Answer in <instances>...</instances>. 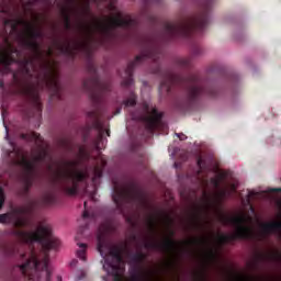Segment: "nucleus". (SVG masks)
I'll use <instances>...</instances> for the list:
<instances>
[{
	"label": "nucleus",
	"mask_w": 281,
	"mask_h": 281,
	"mask_svg": "<svg viewBox=\"0 0 281 281\" xmlns=\"http://www.w3.org/2000/svg\"><path fill=\"white\" fill-rule=\"evenodd\" d=\"M176 135H177V137H179V139H180L181 142L188 139V136H186V134L180 133V134H176Z\"/></svg>",
	"instance_id": "nucleus-23"
},
{
	"label": "nucleus",
	"mask_w": 281,
	"mask_h": 281,
	"mask_svg": "<svg viewBox=\"0 0 281 281\" xmlns=\"http://www.w3.org/2000/svg\"><path fill=\"white\" fill-rule=\"evenodd\" d=\"M175 168L177 169V170H179V168H181V162H175Z\"/></svg>",
	"instance_id": "nucleus-26"
},
{
	"label": "nucleus",
	"mask_w": 281,
	"mask_h": 281,
	"mask_svg": "<svg viewBox=\"0 0 281 281\" xmlns=\"http://www.w3.org/2000/svg\"><path fill=\"white\" fill-rule=\"evenodd\" d=\"M157 74H161V67L158 66V69L156 70Z\"/></svg>",
	"instance_id": "nucleus-29"
},
{
	"label": "nucleus",
	"mask_w": 281,
	"mask_h": 281,
	"mask_svg": "<svg viewBox=\"0 0 281 281\" xmlns=\"http://www.w3.org/2000/svg\"><path fill=\"white\" fill-rule=\"evenodd\" d=\"M216 0H199L200 11L194 15L184 18L176 23H166L161 34L164 43L179 41L180 38H192L194 32H203L210 23V12Z\"/></svg>",
	"instance_id": "nucleus-9"
},
{
	"label": "nucleus",
	"mask_w": 281,
	"mask_h": 281,
	"mask_svg": "<svg viewBox=\"0 0 281 281\" xmlns=\"http://www.w3.org/2000/svg\"><path fill=\"white\" fill-rule=\"evenodd\" d=\"M83 207L85 212L81 217L83 224H81L79 232L76 236L77 241L79 240V238H87V229H89L91 225H95V221H98V215L95 214V211L89 207V201H85ZM77 246V258H79V260L82 262H87V244L78 241Z\"/></svg>",
	"instance_id": "nucleus-11"
},
{
	"label": "nucleus",
	"mask_w": 281,
	"mask_h": 281,
	"mask_svg": "<svg viewBox=\"0 0 281 281\" xmlns=\"http://www.w3.org/2000/svg\"><path fill=\"white\" fill-rule=\"evenodd\" d=\"M47 203H54V196L53 195H48Z\"/></svg>",
	"instance_id": "nucleus-25"
},
{
	"label": "nucleus",
	"mask_w": 281,
	"mask_h": 281,
	"mask_svg": "<svg viewBox=\"0 0 281 281\" xmlns=\"http://www.w3.org/2000/svg\"><path fill=\"white\" fill-rule=\"evenodd\" d=\"M184 91L179 94L173 101V108L179 113H188L192 111L201 98H210L216 100L225 95V91L231 87L233 97L240 93V75L238 72H228L225 83H214L211 81L203 82L196 75H190L184 80Z\"/></svg>",
	"instance_id": "nucleus-6"
},
{
	"label": "nucleus",
	"mask_w": 281,
	"mask_h": 281,
	"mask_svg": "<svg viewBox=\"0 0 281 281\" xmlns=\"http://www.w3.org/2000/svg\"><path fill=\"white\" fill-rule=\"evenodd\" d=\"M104 146H106L104 130L99 127V134L94 142L98 156L92 157L94 165L86 171H80L76 160H66L53 171L50 178L53 186H58L69 196H76L78 194V183H87L88 179H90L92 186L85 189V194L90 201L95 203L98 186H100V179H102V169L106 166V159L100 154Z\"/></svg>",
	"instance_id": "nucleus-5"
},
{
	"label": "nucleus",
	"mask_w": 281,
	"mask_h": 281,
	"mask_svg": "<svg viewBox=\"0 0 281 281\" xmlns=\"http://www.w3.org/2000/svg\"><path fill=\"white\" fill-rule=\"evenodd\" d=\"M180 67H190V59L188 58H182L179 60Z\"/></svg>",
	"instance_id": "nucleus-21"
},
{
	"label": "nucleus",
	"mask_w": 281,
	"mask_h": 281,
	"mask_svg": "<svg viewBox=\"0 0 281 281\" xmlns=\"http://www.w3.org/2000/svg\"><path fill=\"white\" fill-rule=\"evenodd\" d=\"M101 1L102 3H106L108 9L111 12H116V14L110 18V23L112 27H122L123 30H131V26L135 23L131 18L122 16V13L117 12L115 9V1L117 0H94ZM148 3L159 4L161 0H147Z\"/></svg>",
	"instance_id": "nucleus-13"
},
{
	"label": "nucleus",
	"mask_w": 281,
	"mask_h": 281,
	"mask_svg": "<svg viewBox=\"0 0 281 281\" xmlns=\"http://www.w3.org/2000/svg\"><path fill=\"white\" fill-rule=\"evenodd\" d=\"M27 35L22 33L19 37V45L24 52H32L27 55L23 50L14 47L8 38L3 37L4 46L0 49V74L1 76L11 77L12 86L18 93L26 98H33L35 101V119L41 120V102L32 79L36 76V60L41 58V45L36 38H43V31L31 23L24 24ZM11 27V32L16 30V24L8 18V12L0 11V34L5 27Z\"/></svg>",
	"instance_id": "nucleus-2"
},
{
	"label": "nucleus",
	"mask_w": 281,
	"mask_h": 281,
	"mask_svg": "<svg viewBox=\"0 0 281 281\" xmlns=\"http://www.w3.org/2000/svg\"><path fill=\"white\" fill-rule=\"evenodd\" d=\"M57 281H63V278L58 277Z\"/></svg>",
	"instance_id": "nucleus-33"
},
{
	"label": "nucleus",
	"mask_w": 281,
	"mask_h": 281,
	"mask_svg": "<svg viewBox=\"0 0 281 281\" xmlns=\"http://www.w3.org/2000/svg\"><path fill=\"white\" fill-rule=\"evenodd\" d=\"M267 144L270 146H279L281 148V132L274 131L268 138L266 139Z\"/></svg>",
	"instance_id": "nucleus-15"
},
{
	"label": "nucleus",
	"mask_w": 281,
	"mask_h": 281,
	"mask_svg": "<svg viewBox=\"0 0 281 281\" xmlns=\"http://www.w3.org/2000/svg\"><path fill=\"white\" fill-rule=\"evenodd\" d=\"M233 36L235 41H243V36H245V30L244 29H237L234 33Z\"/></svg>",
	"instance_id": "nucleus-18"
},
{
	"label": "nucleus",
	"mask_w": 281,
	"mask_h": 281,
	"mask_svg": "<svg viewBox=\"0 0 281 281\" xmlns=\"http://www.w3.org/2000/svg\"><path fill=\"white\" fill-rule=\"evenodd\" d=\"M106 135H110V132H109V131H106Z\"/></svg>",
	"instance_id": "nucleus-35"
},
{
	"label": "nucleus",
	"mask_w": 281,
	"mask_h": 281,
	"mask_svg": "<svg viewBox=\"0 0 281 281\" xmlns=\"http://www.w3.org/2000/svg\"><path fill=\"white\" fill-rule=\"evenodd\" d=\"M86 30H88V32H90V31H91V27H89V26H86Z\"/></svg>",
	"instance_id": "nucleus-32"
},
{
	"label": "nucleus",
	"mask_w": 281,
	"mask_h": 281,
	"mask_svg": "<svg viewBox=\"0 0 281 281\" xmlns=\"http://www.w3.org/2000/svg\"><path fill=\"white\" fill-rule=\"evenodd\" d=\"M3 203H5V194L3 193V187L0 186V210L3 207Z\"/></svg>",
	"instance_id": "nucleus-20"
},
{
	"label": "nucleus",
	"mask_w": 281,
	"mask_h": 281,
	"mask_svg": "<svg viewBox=\"0 0 281 281\" xmlns=\"http://www.w3.org/2000/svg\"><path fill=\"white\" fill-rule=\"evenodd\" d=\"M95 29H97V30H100V24H95Z\"/></svg>",
	"instance_id": "nucleus-31"
},
{
	"label": "nucleus",
	"mask_w": 281,
	"mask_h": 281,
	"mask_svg": "<svg viewBox=\"0 0 281 281\" xmlns=\"http://www.w3.org/2000/svg\"><path fill=\"white\" fill-rule=\"evenodd\" d=\"M179 150V148H177V147H175L173 148V151H172V154H171V157H175V155H177V151Z\"/></svg>",
	"instance_id": "nucleus-27"
},
{
	"label": "nucleus",
	"mask_w": 281,
	"mask_h": 281,
	"mask_svg": "<svg viewBox=\"0 0 281 281\" xmlns=\"http://www.w3.org/2000/svg\"><path fill=\"white\" fill-rule=\"evenodd\" d=\"M81 155H83L87 159H89L91 156H89V154H85V151H82V149H80Z\"/></svg>",
	"instance_id": "nucleus-28"
},
{
	"label": "nucleus",
	"mask_w": 281,
	"mask_h": 281,
	"mask_svg": "<svg viewBox=\"0 0 281 281\" xmlns=\"http://www.w3.org/2000/svg\"><path fill=\"white\" fill-rule=\"evenodd\" d=\"M198 170L194 172V181L202 189V205L200 210L207 212L212 207L221 205V201L227 196V191H216L221 188V178L225 177L212 160L199 156L196 158Z\"/></svg>",
	"instance_id": "nucleus-8"
},
{
	"label": "nucleus",
	"mask_w": 281,
	"mask_h": 281,
	"mask_svg": "<svg viewBox=\"0 0 281 281\" xmlns=\"http://www.w3.org/2000/svg\"><path fill=\"white\" fill-rule=\"evenodd\" d=\"M271 201L276 212L277 220L260 224V232L256 233L247 223H251V216L245 215L240 212L239 215L229 216L225 214L218 215L223 225L233 228V233L225 237V240H250L254 238L259 243L267 240L269 236H278L281 238V188H269L266 191H247L246 198L240 196L243 207H249L254 212L251 201Z\"/></svg>",
	"instance_id": "nucleus-4"
},
{
	"label": "nucleus",
	"mask_w": 281,
	"mask_h": 281,
	"mask_svg": "<svg viewBox=\"0 0 281 281\" xmlns=\"http://www.w3.org/2000/svg\"><path fill=\"white\" fill-rule=\"evenodd\" d=\"M224 21L227 22V18H224Z\"/></svg>",
	"instance_id": "nucleus-34"
},
{
	"label": "nucleus",
	"mask_w": 281,
	"mask_h": 281,
	"mask_svg": "<svg viewBox=\"0 0 281 281\" xmlns=\"http://www.w3.org/2000/svg\"><path fill=\"white\" fill-rule=\"evenodd\" d=\"M137 104V94L133 90H130L128 95L122 101H117L116 111L114 115L122 113V106L130 109V119L126 123V128L131 133V126H139L143 124V130L138 131L140 139H150L155 135V131H168V124L164 122V114L155 108L153 102L143 101L140 109L133 110Z\"/></svg>",
	"instance_id": "nucleus-7"
},
{
	"label": "nucleus",
	"mask_w": 281,
	"mask_h": 281,
	"mask_svg": "<svg viewBox=\"0 0 281 281\" xmlns=\"http://www.w3.org/2000/svg\"><path fill=\"white\" fill-rule=\"evenodd\" d=\"M45 82H46V85H53V87H55V89H58V82L56 81V79L49 77V75L45 76Z\"/></svg>",
	"instance_id": "nucleus-19"
},
{
	"label": "nucleus",
	"mask_w": 281,
	"mask_h": 281,
	"mask_svg": "<svg viewBox=\"0 0 281 281\" xmlns=\"http://www.w3.org/2000/svg\"><path fill=\"white\" fill-rule=\"evenodd\" d=\"M191 52L193 56H201L203 54V48L194 42H191Z\"/></svg>",
	"instance_id": "nucleus-17"
},
{
	"label": "nucleus",
	"mask_w": 281,
	"mask_h": 281,
	"mask_svg": "<svg viewBox=\"0 0 281 281\" xmlns=\"http://www.w3.org/2000/svg\"><path fill=\"white\" fill-rule=\"evenodd\" d=\"M1 117L5 128L4 139L7 146L2 147V158L7 169L1 168L0 175L9 172L12 166L21 168L24 176V194L26 201L22 205L12 209L8 213L0 214V223L3 225H12L13 227H27L32 225V214L36 207V202L30 198V188L34 186V180L38 177V165L45 164L49 159V153L43 147V137L36 132H15L10 138V128L5 124L8 111L2 110Z\"/></svg>",
	"instance_id": "nucleus-1"
},
{
	"label": "nucleus",
	"mask_w": 281,
	"mask_h": 281,
	"mask_svg": "<svg viewBox=\"0 0 281 281\" xmlns=\"http://www.w3.org/2000/svg\"><path fill=\"white\" fill-rule=\"evenodd\" d=\"M15 238L22 243L21 246L14 248V256L20 260L18 266L7 281H52V266H49V257L47 255L41 260L34 251V244L40 245L44 251L56 249L58 239L52 235V227L45 222L33 224L32 231H15Z\"/></svg>",
	"instance_id": "nucleus-3"
},
{
	"label": "nucleus",
	"mask_w": 281,
	"mask_h": 281,
	"mask_svg": "<svg viewBox=\"0 0 281 281\" xmlns=\"http://www.w3.org/2000/svg\"><path fill=\"white\" fill-rule=\"evenodd\" d=\"M161 50L154 45L148 44V46L142 52L140 55L136 56L134 61H131L125 69V78L122 82L123 87H133V71L139 63L144 60H153L156 65H159V58H161Z\"/></svg>",
	"instance_id": "nucleus-12"
},
{
	"label": "nucleus",
	"mask_w": 281,
	"mask_h": 281,
	"mask_svg": "<svg viewBox=\"0 0 281 281\" xmlns=\"http://www.w3.org/2000/svg\"><path fill=\"white\" fill-rule=\"evenodd\" d=\"M0 91H5V83L3 80H0Z\"/></svg>",
	"instance_id": "nucleus-24"
},
{
	"label": "nucleus",
	"mask_w": 281,
	"mask_h": 281,
	"mask_svg": "<svg viewBox=\"0 0 281 281\" xmlns=\"http://www.w3.org/2000/svg\"><path fill=\"white\" fill-rule=\"evenodd\" d=\"M181 81V78L172 71H167L164 74L162 80L159 87V93L162 98L170 95L172 87Z\"/></svg>",
	"instance_id": "nucleus-14"
},
{
	"label": "nucleus",
	"mask_w": 281,
	"mask_h": 281,
	"mask_svg": "<svg viewBox=\"0 0 281 281\" xmlns=\"http://www.w3.org/2000/svg\"><path fill=\"white\" fill-rule=\"evenodd\" d=\"M86 279H87V268H83V269L77 268L75 270V280L85 281Z\"/></svg>",
	"instance_id": "nucleus-16"
},
{
	"label": "nucleus",
	"mask_w": 281,
	"mask_h": 281,
	"mask_svg": "<svg viewBox=\"0 0 281 281\" xmlns=\"http://www.w3.org/2000/svg\"><path fill=\"white\" fill-rule=\"evenodd\" d=\"M112 201H114L119 214L122 215H124L126 207L135 203L146 205V196L139 189L119 186L117 182H114Z\"/></svg>",
	"instance_id": "nucleus-10"
},
{
	"label": "nucleus",
	"mask_w": 281,
	"mask_h": 281,
	"mask_svg": "<svg viewBox=\"0 0 281 281\" xmlns=\"http://www.w3.org/2000/svg\"><path fill=\"white\" fill-rule=\"evenodd\" d=\"M70 267H72V268L80 267V262L78 261V259H74V260L70 262Z\"/></svg>",
	"instance_id": "nucleus-22"
},
{
	"label": "nucleus",
	"mask_w": 281,
	"mask_h": 281,
	"mask_svg": "<svg viewBox=\"0 0 281 281\" xmlns=\"http://www.w3.org/2000/svg\"><path fill=\"white\" fill-rule=\"evenodd\" d=\"M148 224L151 225L153 224V218L148 220Z\"/></svg>",
	"instance_id": "nucleus-30"
}]
</instances>
